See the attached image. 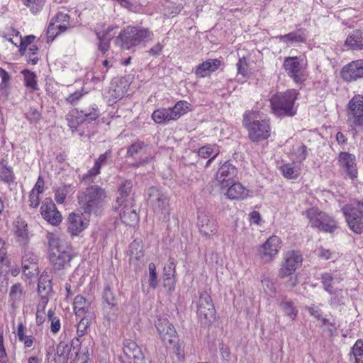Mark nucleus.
<instances>
[{"label": "nucleus", "mask_w": 363, "mask_h": 363, "mask_svg": "<svg viewBox=\"0 0 363 363\" xmlns=\"http://www.w3.org/2000/svg\"><path fill=\"white\" fill-rule=\"evenodd\" d=\"M46 240L48 259L52 271L56 273L69 267L70 262L74 257L72 247L54 233H48Z\"/></svg>", "instance_id": "obj_1"}, {"label": "nucleus", "mask_w": 363, "mask_h": 363, "mask_svg": "<svg viewBox=\"0 0 363 363\" xmlns=\"http://www.w3.org/2000/svg\"><path fill=\"white\" fill-rule=\"evenodd\" d=\"M108 200L106 189L96 184L89 185L84 190L79 191L77 195L79 208L89 215H101Z\"/></svg>", "instance_id": "obj_2"}, {"label": "nucleus", "mask_w": 363, "mask_h": 363, "mask_svg": "<svg viewBox=\"0 0 363 363\" xmlns=\"http://www.w3.org/2000/svg\"><path fill=\"white\" fill-rule=\"evenodd\" d=\"M299 94L296 89L278 92L270 99L272 112L277 117H291L296 114L295 101Z\"/></svg>", "instance_id": "obj_3"}, {"label": "nucleus", "mask_w": 363, "mask_h": 363, "mask_svg": "<svg viewBox=\"0 0 363 363\" xmlns=\"http://www.w3.org/2000/svg\"><path fill=\"white\" fill-rule=\"evenodd\" d=\"M242 124L248 130V137L254 143L267 139L270 136L269 120L262 118L256 111H246Z\"/></svg>", "instance_id": "obj_4"}, {"label": "nucleus", "mask_w": 363, "mask_h": 363, "mask_svg": "<svg viewBox=\"0 0 363 363\" xmlns=\"http://www.w3.org/2000/svg\"><path fill=\"white\" fill-rule=\"evenodd\" d=\"M148 29L128 26L115 40L117 45L123 50H129L132 46L140 43L151 37Z\"/></svg>", "instance_id": "obj_5"}, {"label": "nucleus", "mask_w": 363, "mask_h": 363, "mask_svg": "<svg viewBox=\"0 0 363 363\" xmlns=\"http://www.w3.org/2000/svg\"><path fill=\"white\" fill-rule=\"evenodd\" d=\"M308 219L310 225L320 231L332 233L337 228L333 218L318 208L312 207L302 212Z\"/></svg>", "instance_id": "obj_6"}, {"label": "nucleus", "mask_w": 363, "mask_h": 363, "mask_svg": "<svg viewBox=\"0 0 363 363\" xmlns=\"http://www.w3.org/2000/svg\"><path fill=\"white\" fill-rule=\"evenodd\" d=\"M147 203L152 208L155 214L160 219L166 220L169 215V199L166 194L161 189L152 186L148 189Z\"/></svg>", "instance_id": "obj_7"}, {"label": "nucleus", "mask_w": 363, "mask_h": 363, "mask_svg": "<svg viewBox=\"0 0 363 363\" xmlns=\"http://www.w3.org/2000/svg\"><path fill=\"white\" fill-rule=\"evenodd\" d=\"M287 75L296 84H302L307 78V61L303 57H286L283 63Z\"/></svg>", "instance_id": "obj_8"}, {"label": "nucleus", "mask_w": 363, "mask_h": 363, "mask_svg": "<svg viewBox=\"0 0 363 363\" xmlns=\"http://www.w3.org/2000/svg\"><path fill=\"white\" fill-rule=\"evenodd\" d=\"M342 211L350 228L354 233L361 234L363 232V203L357 201L345 205Z\"/></svg>", "instance_id": "obj_9"}, {"label": "nucleus", "mask_w": 363, "mask_h": 363, "mask_svg": "<svg viewBox=\"0 0 363 363\" xmlns=\"http://www.w3.org/2000/svg\"><path fill=\"white\" fill-rule=\"evenodd\" d=\"M102 310L104 318L115 322L118 317V305L116 295L109 285H106L102 291Z\"/></svg>", "instance_id": "obj_10"}, {"label": "nucleus", "mask_w": 363, "mask_h": 363, "mask_svg": "<svg viewBox=\"0 0 363 363\" xmlns=\"http://www.w3.org/2000/svg\"><path fill=\"white\" fill-rule=\"evenodd\" d=\"M196 313L203 325H209L214 320L216 310L211 297L207 292L200 294Z\"/></svg>", "instance_id": "obj_11"}, {"label": "nucleus", "mask_w": 363, "mask_h": 363, "mask_svg": "<svg viewBox=\"0 0 363 363\" xmlns=\"http://www.w3.org/2000/svg\"><path fill=\"white\" fill-rule=\"evenodd\" d=\"M348 121L353 125L363 127V95H354L347 104Z\"/></svg>", "instance_id": "obj_12"}, {"label": "nucleus", "mask_w": 363, "mask_h": 363, "mask_svg": "<svg viewBox=\"0 0 363 363\" xmlns=\"http://www.w3.org/2000/svg\"><path fill=\"white\" fill-rule=\"evenodd\" d=\"M281 247V239L276 235L271 236L259 247L258 255L264 263H269L278 254Z\"/></svg>", "instance_id": "obj_13"}, {"label": "nucleus", "mask_w": 363, "mask_h": 363, "mask_svg": "<svg viewBox=\"0 0 363 363\" xmlns=\"http://www.w3.org/2000/svg\"><path fill=\"white\" fill-rule=\"evenodd\" d=\"M123 355H118L116 357V363H128L129 361L141 362L145 359L144 354L135 342L125 340L123 342Z\"/></svg>", "instance_id": "obj_14"}, {"label": "nucleus", "mask_w": 363, "mask_h": 363, "mask_svg": "<svg viewBox=\"0 0 363 363\" xmlns=\"http://www.w3.org/2000/svg\"><path fill=\"white\" fill-rule=\"evenodd\" d=\"M197 226L200 233L206 238H211L218 231V225L214 218L208 213L199 212L197 217Z\"/></svg>", "instance_id": "obj_15"}, {"label": "nucleus", "mask_w": 363, "mask_h": 363, "mask_svg": "<svg viewBox=\"0 0 363 363\" xmlns=\"http://www.w3.org/2000/svg\"><path fill=\"white\" fill-rule=\"evenodd\" d=\"M302 255L299 252H288L279 271V277L284 278L291 275L297 269L298 264L302 262Z\"/></svg>", "instance_id": "obj_16"}, {"label": "nucleus", "mask_w": 363, "mask_h": 363, "mask_svg": "<svg viewBox=\"0 0 363 363\" xmlns=\"http://www.w3.org/2000/svg\"><path fill=\"white\" fill-rule=\"evenodd\" d=\"M238 169L231 163L226 162L217 171L216 182L221 188L228 187L238 175Z\"/></svg>", "instance_id": "obj_17"}, {"label": "nucleus", "mask_w": 363, "mask_h": 363, "mask_svg": "<svg viewBox=\"0 0 363 363\" xmlns=\"http://www.w3.org/2000/svg\"><path fill=\"white\" fill-rule=\"evenodd\" d=\"M40 213L43 218L52 225H57L62 221L61 214L50 198H45L43 201Z\"/></svg>", "instance_id": "obj_18"}, {"label": "nucleus", "mask_w": 363, "mask_h": 363, "mask_svg": "<svg viewBox=\"0 0 363 363\" xmlns=\"http://www.w3.org/2000/svg\"><path fill=\"white\" fill-rule=\"evenodd\" d=\"M160 339L165 345H171L176 337L174 327L167 318H158L155 323Z\"/></svg>", "instance_id": "obj_19"}, {"label": "nucleus", "mask_w": 363, "mask_h": 363, "mask_svg": "<svg viewBox=\"0 0 363 363\" xmlns=\"http://www.w3.org/2000/svg\"><path fill=\"white\" fill-rule=\"evenodd\" d=\"M338 161L340 167L351 179L357 177L358 171L355 155L347 152H341L338 156Z\"/></svg>", "instance_id": "obj_20"}, {"label": "nucleus", "mask_w": 363, "mask_h": 363, "mask_svg": "<svg viewBox=\"0 0 363 363\" xmlns=\"http://www.w3.org/2000/svg\"><path fill=\"white\" fill-rule=\"evenodd\" d=\"M341 77L346 82L355 81L363 77V60L352 61L343 67Z\"/></svg>", "instance_id": "obj_21"}, {"label": "nucleus", "mask_w": 363, "mask_h": 363, "mask_svg": "<svg viewBox=\"0 0 363 363\" xmlns=\"http://www.w3.org/2000/svg\"><path fill=\"white\" fill-rule=\"evenodd\" d=\"M89 224V220L83 213H72L67 218V230L72 235H77L84 230Z\"/></svg>", "instance_id": "obj_22"}, {"label": "nucleus", "mask_w": 363, "mask_h": 363, "mask_svg": "<svg viewBox=\"0 0 363 363\" xmlns=\"http://www.w3.org/2000/svg\"><path fill=\"white\" fill-rule=\"evenodd\" d=\"M111 157V151L110 150L101 154L95 161L94 167L90 169L87 173L83 174L81 177V182L86 184L93 182V177H95L101 172V166L106 163L108 158Z\"/></svg>", "instance_id": "obj_23"}, {"label": "nucleus", "mask_w": 363, "mask_h": 363, "mask_svg": "<svg viewBox=\"0 0 363 363\" xmlns=\"http://www.w3.org/2000/svg\"><path fill=\"white\" fill-rule=\"evenodd\" d=\"M150 148L143 142L137 141L133 143L128 149L127 154L130 157H135L138 154H145L147 156L145 159L140 160L134 164L135 167H140L149 163L152 160V156L150 152Z\"/></svg>", "instance_id": "obj_24"}, {"label": "nucleus", "mask_w": 363, "mask_h": 363, "mask_svg": "<svg viewBox=\"0 0 363 363\" xmlns=\"http://www.w3.org/2000/svg\"><path fill=\"white\" fill-rule=\"evenodd\" d=\"M133 189V182L131 180H125L119 184L117 190V196L116 199L115 209H119L123 205L130 203L129 199Z\"/></svg>", "instance_id": "obj_25"}, {"label": "nucleus", "mask_w": 363, "mask_h": 363, "mask_svg": "<svg viewBox=\"0 0 363 363\" xmlns=\"http://www.w3.org/2000/svg\"><path fill=\"white\" fill-rule=\"evenodd\" d=\"M38 257L31 252H27L22 257L23 272L26 277H31L38 274Z\"/></svg>", "instance_id": "obj_26"}, {"label": "nucleus", "mask_w": 363, "mask_h": 363, "mask_svg": "<svg viewBox=\"0 0 363 363\" xmlns=\"http://www.w3.org/2000/svg\"><path fill=\"white\" fill-rule=\"evenodd\" d=\"M14 235L20 245H26L29 240L27 223L21 217H17L13 222Z\"/></svg>", "instance_id": "obj_27"}, {"label": "nucleus", "mask_w": 363, "mask_h": 363, "mask_svg": "<svg viewBox=\"0 0 363 363\" xmlns=\"http://www.w3.org/2000/svg\"><path fill=\"white\" fill-rule=\"evenodd\" d=\"M79 342V340L78 337L72 340L71 345L63 341L60 342L57 346L56 355L63 362L68 359H72L73 354L72 353V347H73V350H75Z\"/></svg>", "instance_id": "obj_28"}, {"label": "nucleus", "mask_w": 363, "mask_h": 363, "mask_svg": "<svg viewBox=\"0 0 363 363\" xmlns=\"http://www.w3.org/2000/svg\"><path fill=\"white\" fill-rule=\"evenodd\" d=\"M118 210L120 211V218L125 225H133L138 221V213L135 209L133 208L131 203L123 205Z\"/></svg>", "instance_id": "obj_29"}, {"label": "nucleus", "mask_w": 363, "mask_h": 363, "mask_svg": "<svg viewBox=\"0 0 363 363\" xmlns=\"http://www.w3.org/2000/svg\"><path fill=\"white\" fill-rule=\"evenodd\" d=\"M221 62L217 59H208L201 64H199L195 70V74L198 77H205L208 72H213L220 66Z\"/></svg>", "instance_id": "obj_30"}, {"label": "nucleus", "mask_w": 363, "mask_h": 363, "mask_svg": "<svg viewBox=\"0 0 363 363\" xmlns=\"http://www.w3.org/2000/svg\"><path fill=\"white\" fill-rule=\"evenodd\" d=\"M345 46L347 50H363V31L355 30L347 37Z\"/></svg>", "instance_id": "obj_31"}, {"label": "nucleus", "mask_w": 363, "mask_h": 363, "mask_svg": "<svg viewBox=\"0 0 363 363\" xmlns=\"http://www.w3.org/2000/svg\"><path fill=\"white\" fill-rule=\"evenodd\" d=\"M248 190L239 182H233L228 186L226 196L231 200H241L247 198Z\"/></svg>", "instance_id": "obj_32"}, {"label": "nucleus", "mask_w": 363, "mask_h": 363, "mask_svg": "<svg viewBox=\"0 0 363 363\" xmlns=\"http://www.w3.org/2000/svg\"><path fill=\"white\" fill-rule=\"evenodd\" d=\"M23 287L21 283L13 284L10 289L9 303L13 308H16L23 300Z\"/></svg>", "instance_id": "obj_33"}, {"label": "nucleus", "mask_w": 363, "mask_h": 363, "mask_svg": "<svg viewBox=\"0 0 363 363\" xmlns=\"http://www.w3.org/2000/svg\"><path fill=\"white\" fill-rule=\"evenodd\" d=\"M38 291L43 303L49 299V295L52 291L51 279L47 275H41L38 284Z\"/></svg>", "instance_id": "obj_34"}, {"label": "nucleus", "mask_w": 363, "mask_h": 363, "mask_svg": "<svg viewBox=\"0 0 363 363\" xmlns=\"http://www.w3.org/2000/svg\"><path fill=\"white\" fill-rule=\"evenodd\" d=\"M15 180V174L13 168L8 165V162L1 159L0 160V181L10 185Z\"/></svg>", "instance_id": "obj_35"}, {"label": "nucleus", "mask_w": 363, "mask_h": 363, "mask_svg": "<svg viewBox=\"0 0 363 363\" xmlns=\"http://www.w3.org/2000/svg\"><path fill=\"white\" fill-rule=\"evenodd\" d=\"M89 303L84 296H77L74 298V310L77 316H91V313L89 312Z\"/></svg>", "instance_id": "obj_36"}, {"label": "nucleus", "mask_w": 363, "mask_h": 363, "mask_svg": "<svg viewBox=\"0 0 363 363\" xmlns=\"http://www.w3.org/2000/svg\"><path fill=\"white\" fill-rule=\"evenodd\" d=\"M280 41L289 43H304L306 40L304 30L303 29H298L288 34L279 35L277 37Z\"/></svg>", "instance_id": "obj_37"}, {"label": "nucleus", "mask_w": 363, "mask_h": 363, "mask_svg": "<svg viewBox=\"0 0 363 363\" xmlns=\"http://www.w3.org/2000/svg\"><path fill=\"white\" fill-rule=\"evenodd\" d=\"M152 118L157 123H165L170 121L175 120L170 108L155 111L152 114Z\"/></svg>", "instance_id": "obj_38"}, {"label": "nucleus", "mask_w": 363, "mask_h": 363, "mask_svg": "<svg viewBox=\"0 0 363 363\" xmlns=\"http://www.w3.org/2000/svg\"><path fill=\"white\" fill-rule=\"evenodd\" d=\"M17 336L18 340L23 342L25 348H30L33 345L35 337L32 335L26 334V326L22 323H18L17 326Z\"/></svg>", "instance_id": "obj_39"}, {"label": "nucleus", "mask_w": 363, "mask_h": 363, "mask_svg": "<svg viewBox=\"0 0 363 363\" xmlns=\"http://www.w3.org/2000/svg\"><path fill=\"white\" fill-rule=\"evenodd\" d=\"M280 306L287 316L290 317L292 320H295L297 316L298 310L293 301L284 298L281 302Z\"/></svg>", "instance_id": "obj_40"}, {"label": "nucleus", "mask_w": 363, "mask_h": 363, "mask_svg": "<svg viewBox=\"0 0 363 363\" xmlns=\"http://www.w3.org/2000/svg\"><path fill=\"white\" fill-rule=\"evenodd\" d=\"M191 104L186 101H178L174 107L170 108L175 120L191 110Z\"/></svg>", "instance_id": "obj_41"}, {"label": "nucleus", "mask_w": 363, "mask_h": 363, "mask_svg": "<svg viewBox=\"0 0 363 363\" xmlns=\"http://www.w3.org/2000/svg\"><path fill=\"white\" fill-rule=\"evenodd\" d=\"M52 18L56 23H58L57 24V26L58 30H60V32H65L68 28L71 27L69 21V16L67 13L58 12Z\"/></svg>", "instance_id": "obj_42"}, {"label": "nucleus", "mask_w": 363, "mask_h": 363, "mask_svg": "<svg viewBox=\"0 0 363 363\" xmlns=\"http://www.w3.org/2000/svg\"><path fill=\"white\" fill-rule=\"evenodd\" d=\"M72 190L71 184H63L59 186L55 193V199L58 203H63L67 195Z\"/></svg>", "instance_id": "obj_43"}, {"label": "nucleus", "mask_w": 363, "mask_h": 363, "mask_svg": "<svg viewBox=\"0 0 363 363\" xmlns=\"http://www.w3.org/2000/svg\"><path fill=\"white\" fill-rule=\"evenodd\" d=\"M354 363H363V340L359 339L352 348V352Z\"/></svg>", "instance_id": "obj_44"}, {"label": "nucleus", "mask_w": 363, "mask_h": 363, "mask_svg": "<svg viewBox=\"0 0 363 363\" xmlns=\"http://www.w3.org/2000/svg\"><path fill=\"white\" fill-rule=\"evenodd\" d=\"M332 296L330 300V304L333 306L344 304L345 297L342 289H333L332 293H329Z\"/></svg>", "instance_id": "obj_45"}, {"label": "nucleus", "mask_w": 363, "mask_h": 363, "mask_svg": "<svg viewBox=\"0 0 363 363\" xmlns=\"http://www.w3.org/2000/svg\"><path fill=\"white\" fill-rule=\"evenodd\" d=\"M176 272V263L172 257H169L167 264H165L163 269V275L166 279L173 278Z\"/></svg>", "instance_id": "obj_46"}, {"label": "nucleus", "mask_w": 363, "mask_h": 363, "mask_svg": "<svg viewBox=\"0 0 363 363\" xmlns=\"http://www.w3.org/2000/svg\"><path fill=\"white\" fill-rule=\"evenodd\" d=\"M149 269V286L151 289H155L158 285V277L156 270V265L154 263H150L148 265Z\"/></svg>", "instance_id": "obj_47"}, {"label": "nucleus", "mask_w": 363, "mask_h": 363, "mask_svg": "<svg viewBox=\"0 0 363 363\" xmlns=\"http://www.w3.org/2000/svg\"><path fill=\"white\" fill-rule=\"evenodd\" d=\"M25 118L30 123H37L41 119V113L37 108L30 107L24 113Z\"/></svg>", "instance_id": "obj_48"}, {"label": "nucleus", "mask_w": 363, "mask_h": 363, "mask_svg": "<svg viewBox=\"0 0 363 363\" xmlns=\"http://www.w3.org/2000/svg\"><path fill=\"white\" fill-rule=\"evenodd\" d=\"M22 74L24 76L25 85L27 87H30L33 89H38L37 82L35 79L36 75L34 74V72L29 70H23Z\"/></svg>", "instance_id": "obj_49"}, {"label": "nucleus", "mask_w": 363, "mask_h": 363, "mask_svg": "<svg viewBox=\"0 0 363 363\" xmlns=\"http://www.w3.org/2000/svg\"><path fill=\"white\" fill-rule=\"evenodd\" d=\"M48 318L49 321H50V330L52 333H57L61 328V323L59 318L54 315L53 311L49 310L48 313Z\"/></svg>", "instance_id": "obj_50"}, {"label": "nucleus", "mask_w": 363, "mask_h": 363, "mask_svg": "<svg viewBox=\"0 0 363 363\" xmlns=\"http://www.w3.org/2000/svg\"><path fill=\"white\" fill-rule=\"evenodd\" d=\"M219 151L216 145H207L200 147L198 150V155L203 158L209 157L213 153Z\"/></svg>", "instance_id": "obj_51"}, {"label": "nucleus", "mask_w": 363, "mask_h": 363, "mask_svg": "<svg viewBox=\"0 0 363 363\" xmlns=\"http://www.w3.org/2000/svg\"><path fill=\"white\" fill-rule=\"evenodd\" d=\"M22 1L33 13L38 12L45 3V0H22Z\"/></svg>", "instance_id": "obj_52"}, {"label": "nucleus", "mask_w": 363, "mask_h": 363, "mask_svg": "<svg viewBox=\"0 0 363 363\" xmlns=\"http://www.w3.org/2000/svg\"><path fill=\"white\" fill-rule=\"evenodd\" d=\"M89 354L86 348H80L78 351L75 352L74 357L72 359L75 363H87L89 361Z\"/></svg>", "instance_id": "obj_53"}, {"label": "nucleus", "mask_w": 363, "mask_h": 363, "mask_svg": "<svg viewBox=\"0 0 363 363\" xmlns=\"http://www.w3.org/2000/svg\"><path fill=\"white\" fill-rule=\"evenodd\" d=\"M89 325H90V320H89V317H87V316L81 317V320L77 325V333L78 337H82L85 334V333H86L87 328L89 327Z\"/></svg>", "instance_id": "obj_54"}, {"label": "nucleus", "mask_w": 363, "mask_h": 363, "mask_svg": "<svg viewBox=\"0 0 363 363\" xmlns=\"http://www.w3.org/2000/svg\"><path fill=\"white\" fill-rule=\"evenodd\" d=\"M282 174L288 179H295L297 177V171L291 164H286L281 167Z\"/></svg>", "instance_id": "obj_55"}, {"label": "nucleus", "mask_w": 363, "mask_h": 363, "mask_svg": "<svg viewBox=\"0 0 363 363\" xmlns=\"http://www.w3.org/2000/svg\"><path fill=\"white\" fill-rule=\"evenodd\" d=\"M333 281V277L330 273L323 274L321 276V282L323 286V289L328 293H332L333 286L332 282Z\"/></svg>", "instance_id": "obj_56"}, {"label": "nucleus", "mask_w": 363, "mask_h": 363, "mask_svg": "<svg viewBox=\"0 0 363 363\" xmlns=\"http://www.w3.org/2000/svg\"><path fill=\"white\" fill-rule=\"evenodd\" d=\"M61 33L62 32H60V30H58L57 23L53 18H52L47 29L48 38L53 40L54 38Z\"/></svg>", "instance_id": "obj_57"}, {"label": "nucleus", "mask_w": 363, "mask_h": 363, "mask_svg": "<svg viewBox=\"0 0 363 363\" xmlns=\"http://www.w3.org/2000/svg\"><path fill=\"white\" fill-rule=\"evenodd\" d=\"M238 74L246 77L248 74V64L245 57L239 59L237 63Z\"/></svg>", "instance_id": "obj_58"}, {"label": "nucleus", "mask_w": 363, "mask_h": 363, "mask_svg": "<svg viewBox=\"0 0 363 363\" xmlns=\"http://www.w3.org/2000/svg\"><path fill=\"white\" fill-rule=\"evenodd\" d=\"M96 36L99 41V50L103 53L105 54L109 49L110 42L108 41L107 38H101V33L96 32Z\"/></svg>", "instance_id": "obj_59"}, {"label": "nucleus", "mask_w": 363, "mask_h": 363, "mask_svg": "<svg viewBox=\"0 0 363 363\" xmlns=\"http://www.w3.org/2000/svg\"><path fill=\"white\" fill-rule=\"evenodd\" d=\"M0 78L1 79L0 89L1 90L6 89L9 86L11 77L3 68H0Z\"/></svg>", "instance_id": "obj_60"}, {"label": "nucleus", "mask_w": 363, "mask_h": 363, "mask_svg": "<svg viewBox=\"0 0 363 363\" xmlns=\"http://www.w3.org/2000/svg\"><path fill=\"white\" fill-rule=\"evenodd\" d=\"M8 357L4 345V334L0 330V363H7Z\"/></svg>", "instance_id": "obj_61"}, {"label": "nucleus", "mask_w": 363, "mask_h": 363, "mask_svg": "<svg viewBox=\"0 0 363 363\" xmlns=\"http://www.w3.org/2000/svg\"><path fill=\"white\" fill-rule=\"evenodd\" d=\"M84 93L82 91H77L74 93L70 94L66 101L72 105H74L83 96Z\"/></svg>", "instance_id": "obj_62"}, {"label": "nucleus", "mask_w": 363, "mask_h": 363, "mask_svg": "<svg viewBox=\"0 0 363 363\" xmlns=\"http://www.w3.org/2000/svg\"><path fill=\"white\" fill-rule=\"evenodd\" d=\"M296 158L299 162L304 160L307 157V147L301 145L296 150Z\"/></svg>", "instance_id": "obj_63"}, {"label": "nucleus", "mask_w": 363, "mask_h": 363, "mask_svg": "<svg viewBox=\"0 0 363 363\" xmlns=\"http://www.w3.org/2000/svg\"><path fill=\"white\" fill-rule=\"evenodd\" d=\"M310 315L315 318L320 320L322 317V311L316 306L312 305L306 308Z\"/></svg>", "instance_id": "obj_64"}]
</instances>
